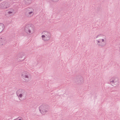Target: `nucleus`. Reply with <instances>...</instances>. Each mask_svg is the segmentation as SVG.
<instances>
[{
	"mask_svg": "<svg viewBox=\"0 0 120 120\" xmlns=\"http://www.w3.org/2000/svg\"><path fill=\"white\" fill-rule=\"evenodd\" d=\"M24 91L22 90H19L17 92V95L20 98H21L24 94Z\"/></svg>",
	"mask_w": 120,
	"mask_h": 120,
	"instance_id": "5",
	"label": "nucleus"
},
{
	"mask_svg": "<svg viewBox=\"0 0 120 120\" xmlns=\"http://www.w3.org/2000/svg\"><path fill=\"white\" fill-rule=\"evenodd\" d=\"M22 77L26 80H28L29 77L27 75V73L25 71H24L22 73Z\"/></svg>",
	"mask_w": 120,
	"mask_h": 120,
	"instance_id": "3",
	"label": "nucleus"
},
{
	"mask_svg": "<svg viewBox=\"0 0 120 120\" xmlns=\"http://www.w3.org/2000/svg\"><path fill=\"white\" fill-rule=\"evenodd\" d=\"M117 79H112L110 80V81L111 83L112 84H116L118 83V81H117Z\"/></svg>",
	"mask_w": 120,
	"mask_h": 120,
	"instance_id": "8",
	"label": "nucleus"
},
{
	"mask_svg": "<svg viewBox=\"0 0 120 120\" xmlns=\"http://www.w3.org/2000/svg\"><path fill=\"white\" fill-rule=\"evenodd\" d=\"M12 13V12H11V11H9L8 12V13L9 14H11V13Z\"/></svg>",
	"mask_w": 120,
	"mask_h": 120,
	"instance_id": "12",
	"label": "nucleus"
},
{
	"mask_svg": "<svg viewBox=\"0 0 120 120\" xmlns=\"http://www.w3.org/2000/svg\"><path fill=\"white\" fill-rule=\"evenodd\" d=\"M27 10L28 11H31L28 13L27 15L28 16H30L33 15V10L32 8H28L27 9Z\"/></svg>",
	"mask_w": 120,
	"mask_h": 120,
	"instance_id": "7",
	"label": "nucleus"
},
{
	"mask_svg": "<svg viewBox=\"0 0 120 120\" xmlns=\"http://www.w3.org/2000/svg\"><path fill=\"white\" fill-rule=\"evenodd\" d=\"M52 1L54 2H56L59 0H52Z\"/></svg>",
	"mask_w": 120,
	"mask_h": 120,
	"instance_id": "11",
	"label": "nucleus"
},
{
	"mask_svg": "<svg viewBox=\"0 0 120 120\" xmlns=\"http://www.w3.org/2000/svg\"><path fill=\"white\" fill-rule=\"evenodd\" d=\"M8 7L7 5V4L5 2H4L0 4V8L2 9H5Z\"/></svg>",
	"mask_w": 120,
	"mask_h": 120,
	"instance_id": "6",
	"label": "nucleus"
},
{
	"mask_svg": "<svg viewBox=\"0 0 120 120\" xmlns=\"http://www.w3.org/2000/svg\"><path fill=\"white\" fill-rule=\"evenodd\" d=\"M25 32L28 34L33 33L34 31V26L31 24H28L25 27Z\"/></svg>",
	"mask_w": 120,
	"mask_h": 120,
	"instance_id": "1",
	"label": "nucleus"
},
{
	"mask_svg": "<svg viewBox=\"0 0 120 120\" xmlns=\"http://www.w3.org/2000/svg\"><path fill=\"white\" fill-rule=\"evenodd\" d=\"M105 36L102 35H98L97 36V38H98V40L99 41H98V43L100 42H103L104 41V39H105Z\"/></svg>",
	"mask_w": 120,
	"mask_h": 120,
	"instance_id": "4",
	"label": "nucleus"
},
{
	"mask_svg": "<svg viewBox=\"0 0 120 120\" xmlns=\"http://www.w3.org/2000/svg\"><path fill=\"white\" fill-rule=\"evenodd\" d=\"M16 120H22L21 119H17Z\"/></svg>",
	"mask_w": 120,
	"mask_h": 120,
	"instance_id": "13",
	"label": "nucleus"
},
{
	"mask_svg": "<svg viewBox=\"0 0 120 120\" xmlns=\"http://www.w3.org/2000/svg\"><path fill=\"white\" fill-rule=\"evenodd\" d=\"M4 28V26L2 23H0V33L1 32Z\"/></svg>",
	"mask_w": 120,
	"mask_h": 120,
	"instance_id": "10",
	"label": "nucleus"
},
{
	"mask_svg": "<svg viewBox=\"0 0 120 120\" xmlns=\"http://www.w3.org/2000/svg\"><path fill=\"white\" fill-rule=\"evenodd\" d=\"M2 0H0V2L2 1Z\"/></svg>",
	"mask_w": 120,
	"mask_h": 120,
	"instance_id": "14",
	"label": "nucleus"
},
{
	"mask_svg": "<svg viewBox=\"0 0 120 120\" xmlns=\"http://www.w3.org/2000/svg\"><path fill=\"white\" fill-rule=\"evenodd\" d=\"M41 37L42 39L44 41L49 40L50 38V33L47 31H44L42 33Z\"/></svg>",
	"mask_w": 120,
	"mask_h": 120,
	"instance_id": "2",
	"label": "nucleus"
},
{
	"mask_svg": "<svg viewBox=\"0 0 120 120\" xmlns=\"http://www.w3.org/2000/svg\"><path fill=\"white\" fill-rule=\"evenodd\" d=\"M44 108V107L42 106H40L39 108V109L40 111H41V113L43 114H44L45 113L44 112H45V110L43 109Z\"/></svg>",
	"mask_w": 120,
	"mask_h": 120,
	"instance_id": "9",
	"label": "nucleus"
}]
</instances>
